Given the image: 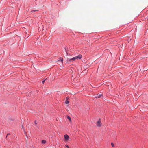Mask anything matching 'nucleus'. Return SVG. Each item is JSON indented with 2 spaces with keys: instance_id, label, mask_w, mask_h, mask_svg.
I'll return each mask as SVG.
<instances>
[{
  "instance_id": "obj_1",
  "label": "nucleus",
  "mask_w": 148,
  "mask_h": 148,
  "mask_svg": "<svg viewBox=\"0 0 148 148\" xmlns=\"http://www.w3.org/2000/svg\"><path fill=\"white\" fill-rule=\"evenodd\" d=\"M76 59H75V57H74L71 58H70L69 59H67V61H66L67 62L69 63L70 62H73L75 61Z\"/></svg>"
},
{
  "instance_id": "obj_2",
  "label": "nucleus",
  "mask_w": 148,
  "mask_h": 148,
  "mask_svg": "<svg viewBox=\"0 0 148 148\" xmlns=\"http://www.w3.org/2000/svg\"><path fill=\"white\" fill-rule=\"evenodd\" d=\"M82 57V55L80 54L78 56H77L75 57V58L76 60L77 59H80Z\"/></svg>"
},
{
  "instance_id": "obj_7",
  "label": "nucleus",
  "mask_w": 148,
  "mask_h": 148,
  "mask_svg": "<svg viewBox=\"0 0 148 148\" xmlns=\"http://www.w3.org/2000/svg\"><path fill=\"white\" fill-rule=\"evenodd\" d=\"M60 59L58 60V61H61L62 62L63 61V59L61 57H60L59 58Z\"/></svg>"
},
{
  "instance_id": "obj_4",
  "label": "nucleus",
  "mask_w": 148,
  "mask_h": 148,
  "mask_svg": "<svg viewBox=\"0 0 148 148\" xmlns=\"http://www.w3.org/2000/svg\"><path fill=\"white\" fill-rule=\"evenodd\" d=\"M101 121L100 120H99L98 121H97V126L98 127H100L101 126Z\"/></svg>"
},
{
  "instance_id": "obj_17",
  "label": "nucleus",
  "mask_w": 148,
  "mask_h": 148,
  "mask_svg": "<svg viewBox=\"0 0 148 148\" xmlns=\"http://www.w3.org/2000/svg\"><path fill=\"white\" fill-rule=\"evenodd\" d=\"M8 136V135H7L6 136V138H7V137Z\"/></svg>"
},
{
  "instance_id": "obj_14",
  "label": "nucleus",
  "mask_w": 148,
  "mask_h": 148,
  "mask_svg": "<svg viewBox=\"0 0 148 148\" xmlns=\"http://www.w3.org/2000/svg\"><path fill=\"white\" fill-rule=\"evenodd\" d=\"M65 146H66V147H67V148H69V146L67 145H65Z\"/></svg>"
},
{
  "instance_id": "obj_12",
  "label": "nucleus",
  "mask_w": 148,
  "mask_h": 148,
  "mask_svg": "<svg viewBox=\"0 0 148 148\" xmlns=\"http://www.w3.org/2000/svg\"><path fill=\"white\" fill-rule=\"evenodd\" d=\"M111 144L112 146V147H114V144H113V143H112H112H111Z\"/></svg>"
},
{
  "instance_id": "obj_15",
  "label": "nucleus",
  "mask_w": 148,
  "mask_h": 148,
  "mask_svg": "<svg viewBox=\"0 0 148 148\" xmlns=\"http://www.w3.org/2000/svg\"><path fill=\"white\" fill-rule=\"evenodd\" d=\"M35 123L36 124L37 123H36V121H35Z\"/></svg>"
},
{
  "instance_id": "obj_9",
  "label": "nucleus",
  "mask_w": 148,
  "mask_h": 148,
  "mask_svg": "<svg viewBox=\"0 0 148 148\" xmlns=\"http://www.w3.org/2000/svg\"><path fill=\"white\" fill-rule=\"evenodd\" d=\"M67 118L70 121H71V117L69 116H67Z\"/></svg>"
},
{
  "instance_id": "obj_5",
  "label": "nucleus",
  "mask_w": 148,
  "mask_h": 148,
  "mask_svg": "<svg viewBox=\"0 0 148 148\" xmlns=\"http://www.w3.org/2000/svg\"><path fill=\"white\" fill-rule=\"evenodd\" d=\"M103 95L102 94H100L98 95H97L95 97L96 98H99L101 96H102Z\"/></svg>"
},
{
  "instance_id": "obj_10",
  "label": "nucleus",
  "mask_w": 148,
  "mask_h": 148,
  "mask_svg": "<svg viewBox=\"0 0 148 148\" xmlns=\"http://www.w3.org/2000/svg\"><path fill=\"white\" fill-rule=\"evenodd\" d=\"M47 79V78H46L45 79V80H43L42 81V82H41L43 84L44 83V82H45V80H46Z\"/></svg>"
},
{
  "instance_id": "obj_3",
  "label": "nucleus",
  "mask_w": 148,
  "mask_h": 148,
  "mask_svg": "<svg viewBox=\"0 0 148 148\" xmlns=\"http://www.w3.org/2000/svg\"><path fill=\"white\" fill-rule=\"evenodd\" d=\"M64 138L66 141H68L69 138V137L67 134H65L64 135Z\"/></svg>"
},
{
  "instance_id": "obj_16",
  "label": "nucleus",
  "mask_w": 148,
  "mask_h": 148,
  "mask_svg": "<svg viewBox=\"0 0 148 148\" xmlns=\"http://www.w3.org/2000/svg\"><path fill=\"white\" fill-rule=\"evenodd\" d=\"M10 133H8V134H7V135H10Z\"/></svg>"
},
{
  "instance_id": "obj_13",
  "label": "nucleus",
  "mask_w": 148,
  "mask_h": 148,
  "mask_svg": "<svg viewBox=\"0 0 148 148\" xmlns=\"http://www.w3.org/2000/svg\"><path fill=\"white\" fill-rule=\"evenodd\" d=\"M38 11V10H32L31 12H35V11Z\"/></svg>"
},
{
  "instance_id": "obj_8",
  "label": "nucleus",
  "mask_w": 148,
  "mask_h": 148,
  "mask_svg": "<svg viewBox=\"0 0 148 148\" xmlns=\"http://www.w3.org/2000/svg\"><path fill=\"white\" fill-rule=\"evenodd\" d=\"M42 143L43 144H45L46 143V141L45 140H42Z\"/></svg>"
},
{
  "instance_id": "obj_11",
  "label": "nucleus",
  "mask_w": 148,
  "mask_h": 148,
  "mask_svg": "<svg viewBox=\"0 0 148 148\" xmlns=\"http://www.w3.org/2000/svg\"><path fill=\"white\" fill-rule=\"evenodd\" d=\"M64 49H65L66 53V55L67 56H68V52H67V50H66V48H65Z\"/></svg>"
},
{
  "instance_id": "obj_6",
  "label": "nucleus",
  "mask_w": 148,
  "mask_h": 148,
  "mask_svg": "<svg viewBox=\"0 0 148 148\" xmlns=\"http://www.w3.org/2000/svg\"><path fill=\"white\" fill-rule=\"evenodd\" d=\"M69 100H67L66 99V101H65V103L66 104H68L69 103Z\"/></svg>"
}]
</instances>
